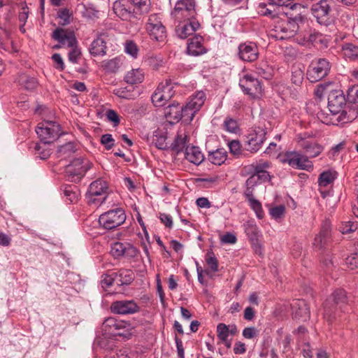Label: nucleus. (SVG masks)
Wrapping results in <instances>:
<instances>
[{
  "label": "nucleus",
  "mask_w": 358,
  "mask_h": 358,
  "mask_svg": "<svg viewBox=\"0 0 358 358\" xmlns=\"http://www.w3.org/2000/svg\"><path fill=\"white\" fill-rule=\"evenodd\" d=\"M331 239V223L325 220L321 227L320 233L315 236L313 245L315 248L321 250L324 248Z\"/></svg>",
  "instance_id": "23"
},
{
  "label": "nucleus",
  "mask_w": 358,
  "mask_h": 358,
  "mask_svg": "<svg viewBox=\"0 0 358 358\" xmlns=\"http://www.w3.org/2000/svg\"><path fill=\"white\" fill-rule=\"evenodd\" d=\"M206 101V94L203 91H198L193 94L186 103L183 106V113L185 115V122H190L195 114L201 109Z\"/></svg>",
  "instance_id": "13"
},
{
  "label": "nucleus",
  "mask_w": 358,
  "mask_h": 358,
  "mask_svg": "<svg viewBox=\"0 0 358 358\" xmlns=\"http://www.w3.org/2000/svg\"><path fill=\"white\" fill-rule=\"evenodd\" d=\"M227 152L224 148H218L216 150L209 152L208 159L215 165H221L227 159Z\"/></svg>",
  "instance_id": "38"
},
{
  "label": "nucleus",
  "mask_w": 358,
  "mask_h": 358,
  "mask_svg": "<svg viewBox=\"0 0 358 358\" xmlns=\"http://www.w3.org/2000/svg\"><path fill=\"white\" fill-rule=\"evenodd\" d=\"M290 306L294 318L301 321H306L310 318V310L304 300L294 299Z\"/></svg>",
  "instance_id": "22"
},
{
  "label": "nucleus",
  "mask_w": 358,
  "mask_h": 358,
  "mask_svg": "<svg viewBox=\"0 0 358 358\" xmlns=\"http://www.w3.org/2000/svg\"><path fill=\"white\" fill-rule=\"evenodd\" d=\"M50 143H39L34 147L35 155L41 159H46L51 155V149L49 148Z\"/></svg>",
  "instance_id": "44"
},
{
  "label": "nucleus",
  "mask_w": 358,
  "mask_h": 358,
  "mask_svg": "<svg viewBox=\"0 0 358 358\" xmlns=\"http://www.w3.org/2000/svg\"><path fill=\"white\" fill-rule=\"evenodd\" d=\"M106 117L108 120L113 122L114 125H117L120 124V120L118 114L114 110H108L106 113Z\"/></svg>",
  "instance_id": "62"
},
{
  "label": "nucleus",
  "mask_w": 358,
  "mask_h": 358,
  "mask_svg": "<svg viewBox=\"0 0 358 358\" xmlns=\"http://www.w3.org/2000/svg\"><path fill=\"white\" fill-rule=\"evenodd\" d=\"M337 176V172L334 169L324 171L320 173L318 178V184L320 187H327L335 180Z\"/></svg>",
  "instance_id": "40"
},
{
  "label": "nucleus",
  "mask_w": 358,
  "mask_h": 358,
  "mask_svg": "<svg viewBox=\"0 0 358 358\" xmlns=\"http://www.w3.org/2000/svg\"><path fill=\"white\" fill-rule=\"evenodd\" d=\"M124 242L115 241L110 244V254L115 259H120Z\"/></svg>",
  "instance_id": "53"
},
{
  "label": "nucleus",
  "mask_w": 358,
  "mask_h": 358,
  "mask_svg": "<svg viewBox=\"0 0 358 358\" xmlns=\"http://www.w3.org/2000/svg\"><path fill=\"white\" fill-rule=\"evenodd\" d=\"M269 212L272 217L277 220L281 218L284 215L285 208L284 205L276 206L271 208Z\"/></svg>",
  "instance_id": "56"
},
{
  "label": "nucleus",
  "mask_w": 358,
  "mask_h": 358,
  "mask_svg": "<svg viewBox=\"0 0 358 358\" xmlns=\"http://www.w3.org/2000/svg\"><path fill=\"white\" fill-rule=\"evenodd\" d=\"M347 104L345 96L342 90H331L328 94V108L329 113L324 110L317 112V117L322 123L326 124H343L355 120L358 117L357 107L352 110H343Z\"/></svg>",
  "instance_id": "1"
},
{
  "label": "nucleus",
  "mask_w": 358,
  "mask_h": 358,
  "mask_svg": "<svg viewBox=\"0 0 358 358\" xmlns=\"http://www.w3.org/2000/svg\"><path fill=\"white\" fill-rule=\"evenodd\" d=\"M110 311L117 315H133L140 311V307L134 300H119L111 303Z\"/></svg>",
  "instance_id": "16"
},
{
  "label": "nucleus",
  "mask_w": 358,
  "mask_h": 358,
  "mask_svg": "<svg viewBox=\"0 0 358 358\" xmlns=\"http://www.w3.org/2000/svg\"><path fill=\"white\" fill-rule=\"evenodd\" d=\"M346 301L345 292L342 289L335 290L323 304V316L326 321L332 322L338 315V310Z\"/></svg>",
  "instance_id": "3"
},
{
  "label": "nucleus",
  "mask_w": 358,
  "mask_h": 358,
  "mask_svg": "<svg viewBox=\"0 0 358 358\" xmlns=\"http://www.w3.org/2000/svg\"><path fill=\"white\" fill-rule=\"evenodd\" d=\"M114 94L120 98L125 99H133L135 98V94L128 87H120L114 90Z\"/></svg>",
  "instance_id": "51"
},
{
  "label": "nucleus",
  "mask_w": 358,
  "mask_h": 358,
  "mask_svg": "<svg viewBox=\"0 0 358 358\" xmlns=\"http://www.w3.org/2000/svg\"><path fill=\"white\" fill-rule=\"evenodd\" d=\"M195 6L194 0H178L171 16L176 22L196 20Z\"/></svg>",
  "instance_id": "8"
},
{
  "label": "nucleus",
  "mask_w": 358,
  "mask_h": 358,
  "mask_svg": "<svg viewBox=\"0 0 358 358\" xmlns=\"http://www.w3.org/2000/svg\"><path fill=\"white\" fill-rule=\"evenodd\" d=\"M266 134L264 129L259 128L254 133L249 134L245 144L246 150L252 152H257L266 140Z\"/></svg>",
  "instance_id": "20"
},
{
  "label": "nucleus",
  "mask_w": 358,
  "mask_h": 358,
  "mask_svg": "<svg viewBox=\"0 0 358 358\" xmlns=\"http://www.w3.org/2000/svg\"><path fill=\"white\" fill-rule=\"evenodd\" d=\"M206 262L213 272L218 271V262L212 250H208L206 253Z\"/></svg>",
  "instance_id": "49"
},
{
  "label": "nucleus",
  "mask_w": 358,
  "mask_h": 358,
  "mask_svg": "<svg viewBox=\"0 0 358 358\" xmlns=\"http://www.w3.org/2000/svg\"><path fill=\"white\" fill-rule=\"evenodd\" d=\"M157 88L159 90L162 95H163V98L166 102L170 100L174 94V91L173 90V87L170 80H166L165 83H160Z\"/></svg>",
  "instance_id": "45"
},
{
  "label": "nucleus",
  "mask_w": 358,
  "mask_h": 358,
  "mask_svg": "<svg viewBox=\"0 0 358 358\" xmlns=\"http://www.w3.org/2000/svg\"><path fill=\"white\" fill-rule=\"evenodd\" d=\"M17 84L23 89L29 91L34 90L38 85L37 79L26 73H20L16 78Z\"/></svg>",
  "instance_id": "30"
},
{
  "label": "nucleus",
  "mask_w": 358,
  "mask_h": 358,
  "mask_svg": "<svg viewBox=\"0 0 358 358\" xmlns=\"http://www.w3.org/2000/svg\"><path fill=\"white\" fill-rule=\"evenodd\" d=\"M217 336L222 342H227L229 335V327L223 323H220L217 326Z\"/></svg>",
  "instance_id": "50"
},
{
  "label": "nucleus",
  "mask_w": 358,
  "mask_h": 358,
  "mask_svg": "<svg viewBox=\"0 0 358 358\" xmlns=\"http://www.w3.org/2000/svg\"><path fill=\"white\" fill-rule=\"evenodd\" d=\"M253 173L260 180V182H266L271 180V176L268 169L271 167V163L268 161L260 160L256 164H252Z\"/></svg>",
  "instance_id": "24"
},
{
  "label": "nucleus",
  "mask_w": 358,
  "mask_h": 358,
  "mask_svg": "<svg viewBox=\"0 0 358 358\" xmlns=\"http://www.w3.org/2000/svg\"><path fill=\"white\" fill-rule=\"evenodd\" d=\"M115 14L122 20H129L135 17V8L129 0H119L113 3V6Z\"/></svg>",
  "instance_id": "18"
},
{
  "label": "nucleus",
  "mask_w": 358,
  "mask_h": 358,
  "mask_svg": "<svg viewBox=\"0 0 358 358\" xmlns=\"http://www.w3.org/2000/svg\"><path fill=\"white\" fill-rule=\"evenodd\" d=\"M244 229L246 235L251 241H257L260 231L259 227L253 220L246 222L244 225Z\"/></svg>",
  "instance_id": "39"
},
{
  "label": "nucleus",
  "mask_w": 358,
  "mask_h": 358,
  "mask_svg": "<svg viewBox=\"0 0 358 358\" xmlns=\"http://www.w3.org/2000/svg\"><path fill=\"white\" fill-rule=\"evenodd\" d=\"M341 51L346 60L355 61L358 57V47L355 43L345 42L342 45Z\"/></svg>",
  "instance_id": "35"
},
{
  "label": "nucleus",
  "mask_w": 358,
  "mask_h": 358,
  "mask_svg": "<svg viewBox=\"0 0 358 358\" xmlns=\"http://www.w3.org/2000/svg\"><path fill=\"white\" fill-rule=\"evenodd\" d=\"M164 115L171 122H178L182 118L185 122V115L183 113V106H180L178 103L173 101L170 103L164 110Z\"/></svg>",
  "instance_id": "25"
},
{
  "label": "nucleus",
  "mask_w": 358,
  "mask_h": 358,
  "mask_svg": "<svg viewBox=\"0 0 358 358\" xmlns=\"http://www.w3.org/2000/svg\"><path fill=\"white\" fill-rule=\"evenodd\" d=\"M106 41L101 38V36L94 39L89 48L91 55L94 57L103 56L106 54Z\"/></svg>",
  "instance_id": "33"
},
{
  "label": "nucleus",
  "mask_w": 358,
  "mask_h": 358,
  "mask_svg": "<svg viewBox=\"0 0 358 358\" xmlns=\"http://www.w3.org/2000/svg\"><path fill=\"white\" fill-rule=\"evenodd\" d=\"M114 139L111 134H106L101 136V143L106 150H110L114 145Z\"/></svg>",
  "instance_id": "59"
},
{
  "label": "nucleus",
  "mask_w": 358,
  "mask_h": 358,
  "mask_svg": "<svg viewBox=\"0 0 358 358\" xmlns=\"http://www.w3.org/2000/svg\"><path fill=\"white\" fill-rule=\"evenodd\" d=\"M76 150V145L73 142H69L59 147L57 150L58 157L62 159L70 158Z\"/></svg>",
  "instance_id": "42"
},
{
  "label": "nucleus",
  "mask_w": 358,
  "mask_h": 358,
  "mask_svg": "<svg viewBox=\"0 0 358 358\" xmlns=\"http://www.w3.org/2000/svg\"><path fill=\"white\" fill-rule=\"evenodd\" d=\"M178 24L176 28V32L180 38L185 39L195 32L199 27L200 24L197 20L178 22Z\"/></svg>",
  "instance_id": "21"
},
{
  "label": "nucleus",
  "mask_w": 358,
  "mask_h": 358,
  "mask_svg": "<svg viewBox=\"0 0 358 358\" xmlns=\"http://www.w3.org/2000/svg\"><path fill=\"white\" fill-rule=\"evenodd\" d=\"M357 228V223L348 221L342 224L340 227V231L342 234H348L356 231Z\"/></svg>",
  "instance_id": "58"
},
{
  "label": "nucleus",
  "mask_w": 358,
  "mask_h": 358,
  "mask_svg": "<svg viewBox=\"0 0 358 358\" xmlns=\"http://www.w3.org/2000/svg\"><path fill=\"white\" fill-rule=\"evenodd\" d=\"M108 185L106 181L99 179L92 182L85 194L87 203L100 206L107 198Z\"/></svg>",
  "instance_id": "9"
},
{
  "label": "nucleus",
  "mask_w": 358,
  "mask_h": 358,
  "mask_svg": "<svg viewBox=\"0 0 358 358\" xmlns=\"http://www.w3.org/2000/svg\"><path fill=\"white\" fill-rule=\"evenodd\" d=\"M348 109H352L355 106L358 108L357 100L358 99V86L352 85L348 87L347 91V96L345 97Z\"/></svg>",
  "instance_id": "41"
},
{
  "label": "nucleus",
  "mask_w": 358,
  "mask_h": 358,
  "mask_svg": "<svg viewBox=\"0 0 358 358\" xmlns=\"http://www.w3.org/2000/svg\"><path fill=\"white\" fill-rule=\"evenodd\" d=\"M145 29L151 39L164 42L166 38V29L162 22V17L159 14L149 15Z\"/></svg>",
  "instance_id": "12"
},
{
  "label": "nucleus",
  "mask_w": 358,
  "mask_h": 358,
  "mask_svg": "<svg viewBox=\"0 0 358 358\" xmlns=\"http://www.w3.org/2000/svg\"><path fill=\"white\" fill-rule=\"evenodd\" d=\"M228 147L230 152L234 155L238 156L241 152V143L238 141L234 140L229 142Z\"/></svg>",
  "instance_id": "61"
},
{
  "label": "nucleus",
  "mask_w": 358,
  "mask_h": 358,
  "mask_svg": "<svg viewBox=\"0 0 358 358\" xmlns=\"http://www.w3.org/2000/svg\"><path fill=\"white\" fill-rule=\"evenodd\" d=\"M243 336L247 339H252L257 336V330L254 327H245L243 330Z\"/></svg>",
  "instance_id": "63"
},
{
  "label": "nucleus",
  "mask_w": 358,
  "mask_h": 358,
  "mask_svg": "<svg viewBox=\"0 0 358 358\" xmlns=\"http://www.w3.org/2000/svg\"><path fill=\"white\" fill-rule=\"evenodd\" d=\"M125 52L134 58H136L138 52L137 45L133 41H127L124 46Z\"/></svg>",
  "instance_id": "55"
},
{
  "label": "nucleus",
  "mask_w": 358,
  "mask_h": 358,
  "mask_svg": "<svg viewBox=\"0 0 358 358\" xmlns=\"http://www.w3.org/2000/svg\"><path fill=\"white\" fill-rule=\"evenodd\" d=\"M188 139L186 134H178L176 136L173 142L171 145V149L175 152L177 155L185 151L187 145Z\"/></svg>",
  "instance_id": "36"
},
{
  "label": "nucleus",
  "mask_w": 358,
  "mask_h": 358,
  "mask_svg": "<svg viewBox=\"0 0 358 358\" xmlns=\"http://www.w3.org/2000/svg\"><path fill=\"white\" fill-rule=\"evenodd\" d=\"M256 73L266 80L271 78V69L265 64L256 67Z\"/></svg>",
  "instance_id": "57"
},
{
  "label": "nucleus",
  "mask_w": 358,
  "mask_h": 358,
  "mask_svg": "<svg viewBox=\"0 0 358 358\" xmlns=\"http://www.w3.org/2000/svg\"><path fill=\"white\" fill-rule=\"evenodd\" d=\"M144 80V73L141 69H133L128 71L124 76L126 83L130 85L141 83Z\"/></svg>",
  "instance_id": "37"
},
{
  "label": "nucleus",
  "mask_w": 358,
  "mask_h": 358,
  "mask_svg": "<svg viewBox=\"0 0 358 358\" xmlns=\"http://www.w3.org/2000/svg\"><path fill=\"white\" fill-rule=\"evenodd\" d=\"M250 208L255 212L256 216L259 219H262L264 217V210L261 203L255 198L248 201Z\"/></svg>",
  "instance_id": "52"
},
{
  "label": "nucleus",
  "mask_w": 358,
  "mask_h": 358,
  "mask_svg": "<svg viewBox=\"0 0 358 358\" xmlns=\"http://www.w3.org/2000/svg\"><path fill=\"white\" fill-rule=\"evenodd\" d=\"M126 220V215L121 208H117L102 213L99 217V224L104 229H113Z\"/></svg>",
  "instance_id": "10"
},
{
  "label": "nucleus",
  "mask_w": 358,
  "mask_h": 358,
  "mask_svg": "<svg viewBox=\"0 0 358 358\" xmlns=\"http://www.w3.org/2000/svg\"><path fill=\"white\" fill-rule=\"evenodd\" d=\"M259 55L258 46L254 42H243L238 47V57L242 61L253 62L258 59Z\"/></svg>",
  "instance_id": "17"
},
{
  "label": "nucleus",
  "mask_w": 358,
  "mask_h": 358,
  "mask_svg": "<svg viewBox=\"0 0 358 358\" xmlns=\"http://www.w3.org/2000/svg\"><path fill=\"white\" fill-rule=\"evenodd\" d=\"M139 255V250L129 242H124L120 254V258L124 257L126 259H131L136 258Z\"/></svg>",
  "instance_id": "43"
},
{
  "label": "nucleus",
  "mask_w": 358,
  "mask_h": 358,
  "mask_svg": "<svg viewBox=\"0 0 358 358\" xmlns=\"http://www.w3.org/2000/svg\"><path fill=\"white\" fill-rule=\"evenodd\" d=\"M124 57L117 56L111 59H106L101 62V66L104 71L109 73H115L122 66Z\"/></svg>",
  "instance_id": "32"
},
{
  "label": "nucleus",
  "mask_w": 358,
  "mask_h": 358,
  "mask_svg": "<svg viewBox=\"0 0 358 358\" xmlns=\"http://www.w3.org/2000/svg\"><path fill=\"white\" fill-rule=\"evenodd\" d=\"M36 132L42 143H52L62 135L59 124L55 121L44 120L36 128Z\"/></svg>",
  "instance_id": "6"
},
{
  "label": "nucleus",
  "mask_w": 358,
  "mask_h": 358,
  "mask_svg": "<svg viewBox=\"0 0 358 358\" xmlns=\"http://www.w3.org/2000/svg\"><path fill=\"white\" fill-rule=\"evenodd\" d=\"M52 38L58 41L60 45L72 48L69 52V61L73 64H77L80 57V51L76 48L77 40L73 33H68L62 28H57L52 33Z\"/></svg>",
  "instance_id": "4"
},
{
  "label": "nucleus",
  "mask_w": 358,
  "mask_h": 358,
  "mask_svg": "<svg viewBox=\"0 0 358 358\" xmlns=\"http://www.w3.org/2000/svg\"><path fill=\"white\" fill-rule=\"evenodd\" d=\"M129 324L124 321H117L113 317H109L103 322V328L106 329V327L110 328V331L113 334H118L124 336V333L120 331L121 329H124Z\"/></svg>",
  "instance_id": "31"
},
{
  "label": "nucleus",
  "mask_w": 358,
  "mask_h": 358,
  "mask_svg": "<svg viewBox=\"0 0 358 358\" xmlns=\"http://www.w3.org/2000/svg\"><path fill=\"white\" fill-rule=\"evenodd\" d=\"M296 41L301 45H306L308 43L312 44L322 43L323 36L315 30L309 29L308 31H306L305 33H299L296 38Z\"/></svg>",
  "instance_id": "27"
},
{
  "label": "nucleus",
  "mask_w": 358,
  "mask_h": 358,
  "mask_svg": "<svg viewBox=\"0 0 358 358\" xmlns=\"http://www.w3.org/2000/svg\"><path fill=\"white\" fill-rule=\"evenodd\" d=\"M239 86L243 92L252 98L262 95V89L260 81L252 75L245 74L239 80Z\"/></svg>",
  "instance_id": "15"
},
{
  "label": "nucleus",
  "mask_w": 358,
  "mask_h": 358,
  "mask_svg": "<svg viewBox=\"0 0 358 358\" xmlns=\"http://www.w3.org/2000/svg\"><path fill=\"white\" fill-rule=\"evenodd\" d=\"M114 274L118 285H130L135 278L134 272L129 269H120L118 272L114 273Z\"/></svg>",
  "instance_id": "34"
},
{
  "label": "nucleus",
  "mask_w": 358,
  "mask_h": 358,
  "mask_svg": "<svg viewBox=\"0 0 358 358\" xmlns=\"http://www.w3.org/2000/svg\"><path fill=\"white\" fill-rule=\"evenodd\" d=\"M92 163L87 159L77 158L69 164L65 170L68 180L77 182L85 176V173L91 169Z\"/></svg>",
  "instance_id": "11"
},
{
  "label": "nucleus",
  "mask_w": 358,
  "mask_h": 358,
  "mask_svg": "<svg viewBox=\"0 0 358 358\" xmlns=\"http://www.w3.org/2000/svg\"><path fill=\"white\" fill-rule=\"evenodd\" d=\"M329 70V62L326 59L313 61L307 71V78L311 83H316L324 78Z\"/></svg>",
  "instance_id": "14"
},
{
  "label": "nucleus",
  "mask_w": 358,
  "mask_h": 358,
  "mask_svg": "<svg viewBox=\"0 0 358 358\" xmlns=\"http://www.w3.org/2000/svg\"><path fill=\"white\" fill-rule=\"evenodd\" d=\"M57 17L61 20L59 24L65 26L70 24L72 13L66 8H62L58 10Z\"/></svg>",
  "instance_id": "48"
},
{
  "label": "nucleus",
  "mask_w": 358,
  "mask_h": 358,
  "mask_svg": "<svg viewBox=\"0 0 358 358\" xmlns=\"http://www.w3.org/2000/svg\"><path fill=\"white\" fill-rule=\"evenodd\" d=\"M257 13L263 16H266L272 19L278 18L282 15L284 7L277 5L273 1H268L267 3H259L257 7Z\"/></svg>",
  "instance_id": "19"
},
{
  "label": "nucleus",
  "mask_w": 358,
  "mask_h": 358,
  "mask_svg": "<svg viewBox=\"0 0 358 358\" xmlns=\"http://www.w3.org/2000/svg\"><path fill=\"white\" fill-rule=\"evenodd\" d=\"M185 159L195 165H199L204 160V155L199 147H187L185 152Z\"/></svg>",
  "instance_id": "29"
},
{
  "label": "nucleus",
  "mask_w": 358,
  "mask_h": 358,
  "mask_svg": "<svg viewBox=\"0 0 358 358\" xmlns=\"http://www.w3.org/2000/svg\"><path fill=\"white\" fill-rule=\"evenodd\" d=\"M304 77V72L303 69L299 66H294L292 69L291 80L292 83L296 85H300Z\"/></svg>",
  "instance_id": "47"
},
{
  "label": "nucleus",
  "mask_w": 358,
  "mask_h": 358,
  "mask_svg": "<svg viewBox=\"0 0 358 358\" xmlns=\"http://www.w3.org/2000/svg\"><path fill=\"white\" fill-rule=\"evenodd\" d=\"M300 146L308 157H316L320 155L324 150L320 144L314 141H303L300 143Z\"/></svg>",
  "instance_id": "28"
},
{
  "label": "nucleus",
  "mask_w": 358,
  "mask_h": 358,
  "mask_svg": "<svg viewBox=\"0 0 358 358\" xmlns=\"http://www.w3.org/2000/svg\"><path fill=\"white\" fill-rule=\"evenodd\" d=\"M64 196L71 203H74L78 200V192L76 185H65L63 189Z\"/></svg>",
  "instance_id": "46"
},
{
  "label": "nucleus",
  "mask_w": 358,
  "mask_h": 358,
  "mask_svg": "<svg viewBox=\"0 0 358 358\" xmlns=\"http://www.w3.org/2000/svg\"><path fill=\"white\" fill-rule=\"evenodd\" d=\"M279 162L283 164H288L293 169L311 171L313 169V163L308 157L297 151H286L278 157Z\"/></svg>",
  "instance_id": "5"
},
{
  "label": "nucleus",
  "mask_w": 358,
  "mask_h": 358,
  "mask_svg": "<svg viewBox=\"0 0 358 358\" xmlns=\"http://www.w3.org/2000/svg\"><path fill=\"white\" fill-rule=\"evenodd\" d=\"M333 0H320L311 6V13L319 24L328 26L333 23Z\"/></svg>",
  "instance_id": "7"
},
{
  "label": "nucleus",
  "mask_w": 358,
  "mask_h": 358,
  "mask_svg": "<svg viewBox=\"0 0 358 358\" xmlns=\"http://www.w3.org/2000/svg\"><path fill=\"white\" fill-rule=\"evenodd\" d=\"M203 38L200 35H196L187 43V52L192 56H199L206 52L203 45Z\"/></svg>",
  "instance_id": "26"
},
{
  "label": "nucleus",
  "mask_w": 358,
  "mask_h": 358,
  "mask_svg": "<svg viewBox=\"0 0 358 358\" xmlns=\"http://www.w3.org/2000/svg\"><path fill=\"white\" fill-rule=\"evenodd\" d=\"M289 6V11L283 12L284 15L273 22L272 28L268 32V36L275 40H287L296 36L301 25L305 20V16L301 10L304 8L299 3L286 4Z\"/></svg>",
  "instance_id": "2"
},
{
  "label": "nucleus",
  "mask_w": 358,
  "mask_h": 358,
  "mask_svg": "<svg viewBox=\"0 0 358 358\" xmlns=\"http://www.w3.org/2000/svg\"><path fill=\"white\" fill-rule=\"evenodd\" d=\"M115 280V275L114 273L112 275L105 274L101 277V284L103 288H107L110 287Z\"/></svg>",
  "instance_id": "60"
},
{
  "label": "nucleus",
  "mask_w": 358,
  "mask_h": 358,
  "mask_svg": "<svg viewBox=\"0 0 358 358\" xmlns=\"http://www.w3.org/2000/svg\"><path fill=\"white\" fill-rule=\"evenodd\" d=\"M331 85V83H321L317 86L315 90V94L317 97L321 99L327 91V87Z\"/></svg>",
  "instance_id": "64"
},
{
  "label": "nucleus",
  "mask_w": 358,
  "mask_h": 358,
  "mask_svg": "<svg viewBox=\"0 0 358 358\" xmlns=\"http://www.w3.org/2000/svg\"><path fill=\"white\" fill-rule=\"evenodd\" d=\"M151 99L153 104L157 107L163 106L166 103L158 88H157L155 92L152 94Z\"/></svg>",
  "instance_id": "54"
}]
</instances>
